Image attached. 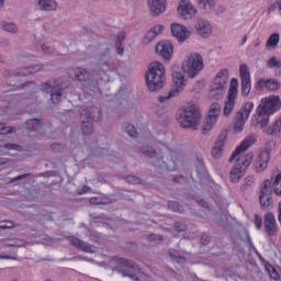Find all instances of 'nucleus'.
I'll list each match as a JSON object with an SVG mask.
<instances>
[{"instance_id":"c85d7f7f","label":"nucleus","mask_w":281,"mask_h":281,"mask_svg":"<svg viewBox=\"0 0 281 281\" xmlns=\"http://www.w3.org/2000/svg\"><path fill=\"white\" fill-rule=\"evenodd\" d=\"M74 80H78L79 82H87L91 78V74L89 70L83 68H77L72 70Z\"/></svg>"},{"instance_id":"c9c22d12","label":"nucleus","mask_w":281,"mask_h":281,"mask_svg":"<svg viewBox=\"0 0 281 281\" xmlns=\"http://www.w3.org/2000/svg\"><path fill=\"white\" fill-rule=\"evenodd\" d=\"M267 135H278V133H281V117L277 120L272 126H270L267 130Z\"/></svg>"},{"instance_id":"052dcab7","label":"nucleus","mask_w":281,"mask_h":281,"mask_svg":"<svg viewBox=\"0 0 281 281\" xmlns=\"http://www.w3.org/2000/svg\"><path fill=\"white\" fill-rule=\"evenodd\" d=\"M199 204L202 206V207H210V204H207V202H205V200H201L199 202Z\"/></svg>"},{"instance_id":"58836bf2","label":"nucleus","mask_w":281,"mask_h":281,"mask_svg":"<svg viewBox=\"0 0 281 281\" xmlns=\"http://www.w3.org/2000/svg\"><path fill=\"white\" fill-rule=\"evenodd\" d=\"M266 269L269 273V277L272 280H278L280 278V273L278 272V270H276V268L273 266L266 267Z\"/></svg>"},{"instance_id":"7c9ffc66","label":"nucleus","mask_w":281,"mask_h":281,"mask_svg":"<svg viewBox=\"0 0 281 281\" xmlns=\"http://www.w3.org/2000/svg\"><path fill=\"white\" fill-rule=\"evenodd\" d=\"M243 128H245V114L237 112L233 131L234 133H241Z\"/></svg>"},{"instance_id":"e433bc0d","label":"nucleus","mask_w":281,"mask_h":281,"mask_svg":"<svg viewBox=\"0 0 281 281\" xmlns=\"http://www.w3.org/2000/svg\"><path fill=\"white\" fill-rule=\"evenodd\" d=\"M2 30H4V32H9L10 34H16V32H19V27H16V24L12 23V22H2Z\"/></svg>"},{"instance_id":"f8f14e48","label":"nucleus","mask_w":281,"mask_h":281,"mask_svg":"<svg viewBox=\"0 0 281 281\" xmlns=\"http://www.w3.org/2000/svg\"><path fill=\"white\" fill-rule=\"evenodd\" d=\"M269 117H271V114L265 112L263 109L257 108L256 114H254L251 121H250V126H255V128H265L267 124H269Z\"/></svg>"},{"instance_id":"473e14b6","label":"nucleus","mask_w":281,"mask_h":281,"mask_svg":"<svg viewBox=\"0 0 281 281\" xmlns=\"http://www.w3.org/2000/svg\"><path fill=\"white\" fill-rule=\"evenodd\" d=\"M279 43H280V33H272L266 43V47L268 49H276Z\"/></svg>"},{"instance_id":"4d7b16f0","label":"nucleus","mask_w":281,"mask_h":281,"mask_svg":"<svg viewBox=\"0 0 281 281\" xmlns=\"http://www.w3.org/2000/svg\"><path fill=\"white\" fill-rule=\"evenodd\" d=\"M0 260H16V257L0 256Z\"/></svg>"},{"instance_id":"5701e85b","label":"nucleus","mask_w":281,"mask_h":281,"mask_svg":"<svg viewBox=\"0 0 281 281\" xmlns=\"http://www.w3.org/2000/svg\"><path fill=\"white\" fill-rule=\"evenodd\" d=\"M165 27L161 24H157L156 26L151 27L146 35L143 38L144 45H149V43H153L161 32H164Z\"/></svg>"},{"instance_id":"bf43d9fd","label":"nucleus","mask_w":281,"mask_h":281,"mask_svg":"<svg viewBox=\"0 0 281 281\" xmlns=\"http://www.w3.org/2000/svg\"><path fill=\"white\" fill-rule=\"evenodd\" d=\"M254 183H255L254 177L249 176L247 179V186H254Z\"/></svg>"},{"instance_id":"cd10ccee","label":"nucleus","mask_w":281,"mask_h":281,"mask_svg":"<svg viewBox=\"0 0 281 281\" xmlns=\"http://www.w3.org/2000/svg\"><path fill=\"white\" fill-rule=\"evenodd\" d=\"M43 64H35L33 66L23 67L19 70V76H32V74H38L43 71Z\"/></svg>"},{"instance_id":"a18cd8bd","label":"nucleus","mask_w":281,"mask_h":281,"mask_svg":"<svg viewBox=\"0 0 281 281\" xmlns=\"http://www.w3.org/2000/svg\"><path fill=\"white\" fill-rule=\"evenodd\" d=\"M125 131L127 135H130V137H135L137 135V130H135V126H133V124H128L125 127Z\"/></svg>"},{"instance_id":"c03bdc74","label":"nucleus","mask_w":281,"mask_h":281,"mask_svg":"<svg viewBox=\"0 0 281 281\" xmlns=\"http://www.w3.org/2000/svg\"><path fill=\"white\" fill-rule=\"evenodd\" d=\"M127 183H132L133 186H137V183H142V179L137 176H127L126 177Z\"/></svg>"},{"instance_id":"8fccbe9b","label":"nucleus","mask_w":281,"mask_h":281,"mask_svg":"<svg viewBox=\"0 0 281 281\" xmlns=\"http://www.w3.org/2000/svg\"><path fill=\"white\" fill-rule=\"evenodd\" d=\"M148 240H150L151 243H161V240H164V237L161 235L151 234L148 236Z\"/></svg>"},{"instance_id":"0eeeda50","label":"nucleus","mask_w":281,"mask_h":281,"mask_svg":"<svg viewBox=\"0 0 281 281\" xmlns=\"http://www.w3.org/2000/svg\"><path fill=\"white\" fill-rule=\"evenodd\" d=\"M171 76L176 88L172 91H169L168 94L158 97L159 102H168V100L175 98L177 93H181L183 87H186V77L181 72L173 71Z\"/></svg>"},{"instance_id":"4468645a","label":"nucleus","mask_w":281,"mask_h":281,"mask_svg":"<svg viewBox=\"0 0 281 281\" xmlns=\"http://www.w3.org/2000/svg\"><path fill=\"white\" fill-rule=\"evenodd\" d=\"M263 227L267 236H278V223L273 213H266L263 218Z\"/></svg>"},{"instance_id":"6ab92c4d","label":"nucleus","mask_w":281,"mask_h":281,"mask_svg":"<svg viewBox=\"0 0 281 281\" xmlns=\"http://www.w3.org/2000/svg\"><path fill=\"white\" fill-rule=\"evenodd\" d=\"M156 54L165 58V60H170L172 58V52H175V46L168 42H159L156 47Z\"/></svg>"},{"instance_id":"f704fd0d","label":"nucleus","mask_w":281,"mask_h":281,"mask_svg":"<svg viewBox=\"0 0 281 281\" xmlns=\"http://www.w3.org/2000/svg\"><path fill=\"white\" fill-rule=\"evenodd\" d=\"M239 75L241 78V90L245 91V89H247V65L245 64L240 65Z\"/></svg>"},{"instance_id":"49530a36","label":"nucleus","mask_w":281,"mask_h":281,"mask_svg":"<svg viewBox=\"0 0 281 281\" xmlns=\"http://www.w3.org/2000/svg\"><path fill=\"white\" fill-rule=\"evenodd\" d=\"M12 227H14V223H12V221L0 222V229H12Z\"/></svg>"},{"instance_id":"79ce46f5","label":"nucleus","mask_w":281,"mask_h":281,"mask_svg":"<svg viewBox=\"0 0 281 281\" xmlns=\"http://www.w3.org/2000/svg\"><path fill=\"white\" fill-rule=\"evenodd\" d=\"M258 142V134H249L247 137V148L254 146Z\"/></svg>"},{"instance_id":"39448f33","label":"nucleus","mask_w":281,"mask_h":281,"mask_svg":"<svg viewBox=\"0 0 281 281\" xmlns=\"http://www.w3.org/2000/svg\"><path fill=\"white\" fill-rule=\"evenodd\" d=\"M203 69V57L199 53H192L182 61V71L187 78H194Z\"/></svg>"},{"instance_id":"ea45409f","label":"nucleus","mask_w":281,"mask_h":281,"mask_svg":"<svg viewBox=\"0 0 281 281\" xmlns=\"http://www.w3.org/2000/svg\"><path fill=\"white\" fill-rule=\"evenodd\" d=\"M168 207L172 212H183V207H181V204H179V202H177V201H170L168 203Z\"/></svg>"},{"instance_id":"603ef678","label":"nucleus","mask_w":281,"mask_h":281,"mask_svg":"<svg viewBox=\"0 0 281 281\" xmlns=\"http://www.w3.org/2000/svg\"><path fill=\"white\" fill-rule=\"evenodd\" d=\"M3 148H7V150H19L21 147L16 144L8 143L3 145Z\"/></svg>"},{"instance_id":"423d86ee","label":"nucleus","mask_w":281,"mask_h":281,"mask_svg":"<svg viewBox=\"0 0 281 281\" xmlns=\"http://www.w3.org/2000/svg\"><path fill=\"white\" fill-rule=\"evenodd\" d=\"M41 89L42 91H46V93L50 92L52 102L58 104L60 98H63V91H65V83H58V80L56 79H48L41 85Z\"/></svg>"},{"instance_id":"a19ab883","label":"nucleus","mask_w":281,"mask_h":281,"mask_svg":"<svg viewBox=\"0 0 281 281\" xmlns=\"http://www.w3.org/2000/svg\"><path fill=\"white\" fill-rule=\"evenodd\" d=\"M8 133H16V128L0 124V135H8Z\"/></svg>"},{"instance_id":"c756f323","label":"nucleus","mask_w":281,"mask_h":281,"mask_svg":"<svg viewBox=\"0 0 281 281\" xmlns=\"http://www.w3.org/2000/svg\"><path fill=\"white\" fill-rule=\"evenodd\" d=\"M26 128L29 131H38V133H45V125L41 123L38 119H31L26 121Z\"/></svg>"},{"instance_id":"69168bd1","label":"nucleus","mask_w":281,"mask_h":281,"mask_svg":"<svg viewBox=\"0 0 281 281\" xmlns=\"http://www.w3.org/2000/svg\"><path fill=\"white\" fill-rule=\"evenodd\" d=\"M245 43H247V35L244 36V38L241 41V45H245Z\"/></svg>"},{"instance_id":"6e6552de","label":"nucleus","mask_w":281,"mask_h":281,"mask_svg":"<svg viewBox=\"0 0 281 281\" xmlns=\"http://www.w3.org/2000/svg\"><path fill=\"white\" fill-rule=\"evenodd\" d=\"M236 95H238V79L233 78L229 83L227 100L225 101L223 110V115L226 117L227 115L232 114V111H234V105L236 104Z\"/></svg>"},{"instance_id":"7ed1b4c3","label":"nucleus","mask_w":281,"mask_h":281,"mask_svg":"<svg viewBox=\"0 0 281 281\" xmlns=\"http://www.w3.org/2000/svg\"><path fill=\"white\" fill-rule=\"evenodd\" d=\"M110 266L113 270L119 271L123 278H130V280L139 281V278L142 277V269L139 266L122 257L112 258Z\"/></svg>"},{"instance_id":"412c9836","label":"nucleus","mask_w":281,"mask_h":281,"mask_svg":"<svg viewBox=\"0 0 281 281\" xmlns=\"http://www.w3.org/2000/svg\"><path fill=\"white\" fill-rule=\"evenodd\" d=\"M153 16H159L166 12V0H147Z\"/></svg>"},{"instance_id":"393cba45","label":"nucleus","mask_w":281,"mask_h":281,"mask_svg":"<svg viewBox=\"0 0 281 281\" xmlns=\"http://www.w3.org/2000/svg\"><path fill=\"white\" fill-rule=\"evenodd\" d=\"M225 139H227V135L222 134L215 142V145L212 148V155L215 159H221V155H223V146H225Z\"/></svg>"},{"instance_id":"a878e982","label":"nucleus","mask_w":281,"mask_h":281,"mask_svg":"<svg viewBox=\"0 0 281 281\" xmlns=\"http://www.w3.org/2000/svg\"><path fill=\"white\" fill-rule=\"evenodd\" d=\"M87 121H82L81 123V131L83 135H92L93 133V116H91V113H86Z\"/></svg>"},{"instance_id":"bb28decb","label":"nucleus","mask_w":281,"mask_h":281,"mask_svg":"<svg viewBox=\"0 0 281 281\" xmlns=\"http://www.w3.org/2000/svg\"><path fill=\"white\" fill-rule=\"evenodd\" d=\"M198 8L203 10L206 14L210 12H214V8H216V3L214 0H195Z\"/></svg>"},{"instance_id":"aec40b11","label":"nucleus","mask_w":281,"mask_h":281,"mask_svg":"<svg viewBox=\"0 0 281 281\" xmlns=\"http://www.w3.org/2000/svg\"><path fill=\"white\" fill-rule=\"evenodd\" d=\"M195 31L202 38H207L212 35V24L207 20L199 19L195 24Z\"/></svg>"},{"instance_id":"20e7f679","label":"nucleus","mask_w":281,"mask_h":281,"mask_svg":"<svg viewBox=\"0 0 281 281\" xmlns=\"http://www.w3.org/2000/svg\"><path fill=\"white\" fill-rule=\"evenodd\" d=\"M201 122V112L196 105H188L183 109L179 117L181 128L196 130L198 124Z\"/></svg>"},{"instance_id":"774afa93","label":"nucleus","mask_w":281,"mask_h":281,"mask_svg":"<svg viewBox=\"0 0 281 281\" xmlns=\"http://www.w3.org/2000/svg\"><path fill=\"white\" fill-rule=\"evenodd\" d=\"M0 63H5V59L3 58L2 54H0Z\"/></svg>"},{"instance_id":"13d9d810","label":"nucleus","mask_w":281,"mask_h":281,"mask_svg":"<svg viewBox=\"0 0 281 281\" xmlns=\"http://www.w3.org/2000/svg\"><path fill=\"white\" fill-rule=\"evenodd\" d=\"M86 192H91V188L85 186L83 189L79 192V194H86Z\"/></svg>"},{"instance_id":"09e8293b","label":"nucleus","mask_w":281,"mask_h":281,"mask_svg":"<svg viewBox=\"0 0 281 281\" xmlns=\"http://www.w3.org/2000/svg\"><path fill=\"white\" fill-rule=\"evenodd\" d=\"M176 232H186L188 229V226L183 222H177L175 224Z\"/></svg>"},{"instance_id":"3c124183","label":"nucleus","mask_w":281,"mask_h":281,"mask_svg":"<svg viewBox=\"0 0 281 281\" xmlns=\"http://www.w3.org/2000/svg\"><path fill=\"white\" fill-rule=\"evenodd\" d=\"M42 50L44 52V54H54L55 52L54 47L47 44H42Z\"/></svg>"},{"instance_id":"de8ad7c7","label":"nucleus","mask_w":281,"mask_h":281,"mask_svg":"<svg viewBox=\"0 0 281 281\" xmlns=\"http://www.w3.org/2000/svg\"><path fill=\"white\" fill-rule=\"evenodd\" d=\"M254 223L256 229H262V217H260V215L255 214Z\"/></svg>"},{"instance_id":"9d476101","label":"nucleus","mask_w":281,"mask_h":281,"mask_svg":"<svg viewBox=\"0 0 281 281\" xmlns=\"http://www.w3.org/2000/svg\"><path fill=\"white\" fill-rule=\"evenodd\" d=\"M177 12L180 19L190 21L196 16V7L190 0H181L178 4Z\"/></svg>"},{"instance_id":"4c0bfd02","label":"nucleus","mask_w":281,"mask_h":281,"mask_svg":"<svg viewBox=\"0 0 281 281\" xmlns=\"http://www.w3.org/2000/svg\"><path fill=\"white\" fill-rule=\"evenodd\" d=\"M109 52H106L103 57H99V67L104 70V69H109Z\"/></svg>"},{"instance_id":"9b49d317","label":"nucleus","mask_w":281,"mask_h":281,"mask_svg":"<svg viewBox=\"0 0 281 281\" xmlns=\"http://www.w3.org/2000/svg\"><path fill=\"white\" fill-rule=\"evenodd\" d=\"M221 115V103L214 102L211 104L209 110V116L203 125V134L207 133V131H212V126L216 124V120H218V116Z\"/></svg>"},{"instance_id":"5fc2aeb1","label":"nucleus","mask_w":281,"mask_h":281,"mask_svg":"<svg viewBox=\"0 0 281 281\" xmlns=\"http://www.w3.org/2000/svg\"><path fill=\"white\" fill-rule=\"evenodd\" d=\"M248 249L250 254H256L257 256H260L254 244L248 239Z\"/></svg>"},{"instance_id":"2eb2a0df","label":"nucleus","mask_w":281,"mask_h":281,"mask_svg":"<svg viewBox=\"0 0 281 281\" xmlns=\"http://www.w3.org/2000/svg\"><path fill=\"white\" fill-rule=\"evenodd\" d=\"M171 34L179 41V43H183L184 41H188L190 38V30L186 27L184 25H181L179 23H172L171 24Z\"/></svg>"},{"instance_id":"ddd939ff","label":"nucleus","mask_w":281,"mask_h":281,"mask_svg":"<svg viewBox=\"0 0 281 281\" xmlns=\"http://www.w3.org/2000/svg\"><path fill=\"white\" fill-rule=\"evenodd\" d=\"M142 153L145 157H149L151 160V166L156 168H166V161H164V155L157 153L153 147L142 149Z\"/></svg>"},{"instance_id":"f03ea898","label":"nucleus","mask_w":281,"mask_h":281,"mask_svg":"<svg viewBox=\"0 0 281 281\" xmlns=\"http://www.w3.org/2000/svg\"><path fill=\"white\" fill-rule=\"evenodd\" d=\"M145 80L149 91L164 89V82H166V67H164V64L159 61L150 63L145 75Z\"/></svg>"},{"instance_id":"0e129e2a","label":"nucleus","mask_w":281,"mask_h":281,"mask_svg":"<svg viewBox=\"0 0 281 281\" xmlns=\"http://www.w3.org/2000/svg\"><path fill=\"white\" fill-rule=\"evenodd\" d=\"M276 4L278 5L279 10H281V0H276Z\"/></svg>"},{"instance_id":"1a4fd4ad","label":"nucleus","mask_w":281,"mask_h":281,"mask_svg":"<svg viewBox=\"0 0 281 281\" xmlns=\"http://www.w3.org/2000/svg\"><path fill=\"white\" fill-rule=\"evenodd\" d=\"M269 115H273V113H278L281 109V99L280 95H270L262 98L260 104L258 105Z\"/></svg>"},{"instance_id":"6e6d98bb","label":"nucleus","mask_w":281,"mask_h":281,"mask_svg":"<svg viewBox=\"0 0 281 281\" xmlns=\"http://www.w3.org/2000/svg\"><path fill=\"white\" fill-rule=\"evenodd\" d=\"M5 247H24L23 244H19L16 241H10L5 244Z\"/></svg>"},{"instance_id":"338daca9","label":"nucleus","mask_w":281,"mask_h":281,"mask_svg":"<svg viewBox=\"0 0 281 281\" xmlns=\"http://www.w3.org/2000/svg\"><path fill=\"white\" fill-rule=\"evenodd\" d=\"M247 157L250 158V159H254V153H248Z\"/></svg>"},{"instance_id":"680f3d73","label":"nucleus","mask_w":281,"mask_h":281,"mask_svg":"<svg viewBox=\"0 0 281 281\" xmlns=\"http://www.w3.org/2000/svg\"><path fill=\"white\" fill-rule=\"evenodd\" d=\"M249 109L247 110V116L249 117V113H251V109H254V102H249Z\"/></svg>"},{"instance_id":"b1692460","label":"nucleus","mask_w":281,"mask_h":281,"mask_svg":"<svg viewBox=\"0 0 281 281\" xmlns=\"http://www.w3.org/2000/svg\"><path fill=\"white\" fill-rule=\"evenodd\" d=\"M228 78H229V72L227 71V69L220 70V72L214 78L213 87L225 89Z\"/></svg>"},{"instance_id":"2f4dec72","label":"nucleus","mask_w":281,"mask_h":281,"mask_svg":"<svg viewBox=\"0 0 281 281\" xmlns=\"http://www.w3.org/2000/svg\"><path fill=\"white\" fill-rule=\"evenodd\" d=\"M223 95H225V89L212 86L209 92L210 100H222Z\"/></svg>"},{"instance_id":"37998d69","label":"nucleus","mask_w":281,"mask_h":281,"mask_svg":"<svg viewBox=\"0 0 281 281\" xmlns=\"http://www.w3.org/2000/svg\"><path fill=\"white\" fill-rule=\"evenodd\" d=\"M268 66L271 69H273V67H277V69H280L281 68V61L276 59V57H272V58L269 59Z\"/></svg>"},{"instance_id":"e2e57ef3","label":"nucleus","mask_w":281,"mask_h":281,"mask_svg":"<svg viewBox=\"0 0 281 281\" xmlns=\"http://www.w3.org/2000/svg\"><path fill=\"white\" fill-rule=\"evenodd\" d=\"M5 164H8V160H7V159L1 158V159H0V166H3V165H5Z\"/></svg>"},{"instance_id":"4be33fe9","label":"nucleus","mask_w":281,"mask_h":281,"mask_svg":"<svg viewBox=\"0 0 281 281\" xmlns=\"http://www.w3.org/2000/svg\"><path fill=\"white\" fill-rule=\"evenodd\" d=\"M70 245H72V247H76L77 249H81V251H85L86 254H95V247L82 241L78 237H71Z\"/></svg>"},{"instance_id":"f3484780","label":"nucleus","mask_w":281,"mask_h":281,"mask_svg":"<svg viewBox=\"0 0 281 281\" xmlns=\"http://www.w3.org/2000/svg\"><path fill=\"white\" fill-rule=\"evenodd\" d=\"M257 91H278L280 82L276 79H259L256 83Z\"/></svg>"},{"instance_id":"72a5a7b5","label":"nucleus","mask_w":281,"mask_h":281,"mask_svg":"<svg viewBox=\"0 0 281 281\" xmlns=\"http://www.w3.org/2000/svg\"><path fill=\"white\" fill-rule=\"evenodd\" d=\"M38 5H40V9L49 12V11L56 9V1H54V0H40Z\"/></svg>"},{"instance_id":"864d4df0","label":"nucleus","mask_w":281,"mask_h":281,"mask_svg":"<svg viewBox=\"0 0 281 281\" xmlns=\"http://www.w3.org/2000/svg\"><path fill=\"white\" fill-rule=\"evenodd\" d=\"M31 173H24V175H20L16 176L15 178H12L10 180V183H14L15 181H21L22 179H27V177H30Z\"/></svg>"},{"instance_id":"f257e3e1","label":"nucleus","mask_w":281,"mask_h":281,"mask_svg":"<svg viewBox=\"0 0 281 281\" xmlns=\"http://www.w3.org/2000/svg\"><path fill=\"white\" fill-rule=\"evenodd\" d=\"M228 161H235L233 169L229 172L232 183H237L247 172V139L233 151Z\"/></svg>"},{"instance_id":"dca6fc26","label":"nucleus","mask_w":281,"mask_h":281,"mask_svg":"<svg viewBox=\"0 0 281 281\" xmlns=\"http://www.w3.org/2000/svg\"><path fill=\"white\" fill-rule=\"evenodd\" d=\"M269 159H271V151L269 149L262 150L254 164L256 172H265L267 166H269Z\"/></svg>"},{"instance_id":"a211bd4d","label":"nucleus","mask_w":281,"mask_h":281,"mask_svg":"<svg viewBox=\"0 0 281 281\" xmlns=\"http://www.w3.org/2000/svg\"><path fill=\"white\" fill-rule=\"evenodd\" d=\"M259 201L261 207H269L271 205V180H265Z\"/></svg>"}]
</instances>
